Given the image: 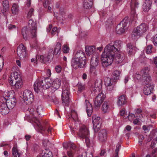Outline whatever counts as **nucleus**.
<instances>
[{"mask_svg":"<svg viewBox=\"0 0 157 157\" xmlns=\"http://www.w3.org/2000/svg\"><path fill=\"white\" fill-rule=\"evenodd\" d=\"M97 67H93L90 66V73L94 75H96L97 74L96 69Z\"/></svg>","mask_w":157,"mask_h":157,"instance_id":"49530a36","label":"nucleus"},{"mask_svg":"<svg viewBox=\"0 0 157 157\" xmlns=\"http://www.w3.org/2000/svg\"><path fill=\"white\" fill-rule=\"evenodd\" d=\"M61 80L58 78L55 79L52 82V86H51V91L53 93L58 89L61 85Z\"/></svg>","mask_w":157,"mask_h":157,"instance_id":"4be33fe9","label":"nucleus"},{"mask_svg":"<svg viewBox=\"0 0 157 157\" xmlns=\"http://www.w3.org/2000/svg\"><path fill=\"white\" fill-rule=\"evenodd\" d=\"M141 77L140 75L136 73L134 75V78L138 80H139L141 78Z\"/></svg>","mask_w":157,"mask_h":157,"instance_id":"680f3d73","label":"nucleus"},{"mask_svg":"<svg viewBox=\"0 0 157 157\" xmlns=\"http://www.w3.org/2000/svg\"><path fill=\"white\" fill-rule=\"evenodd\" d=\"M51 101L56 104H58L59 102V99L55 97H53L52 98Z\"/></svg>","mask_w":157,"mask_h":157,"instance_id":"6e6d98bb","label":"nucleus"},{"mask_svg":"<svg viewBox=\"0 0 157 157\" xmlns=\"http://www.w3.org/2000/svg\"><path fill=\"white\" fill-rule=\"evenodd\" d=\"M99 57L98 54H94L91 59L90 66L93 67H97L99 60Z\"/></svg>","mask_w":157,"mask_h":157,"instance_id":"cd10ccee","label":"nucleus"},{"mask_svg":"<svg viewBox=\"0 0 157 157\" xmlns=\"http://www.w3.org/2000/svg\"><path fill=\"white\" fill-rule=\"evenodd\" d=\"M20 75L17 72H13L12 73L10 77L9 78V83H12L13 82L21 79Z\"/></svg>","mask_w":157,"mask_h":157,"instance_id":"a878e982","label":"nucleus"},{"mask_svg":"<svg viewBox=\"0 0 157 157\" xmlns=\"http://www.w3.org/2000/svg\"><path fill=\"white\" fill-rule=\"evenodd\" d=\"M105 96L104 94L101 92L98 95L94 100V104L96 107H99L100 106L103 102Z\"/></svg>","mask_w":157,"mask_h":157,"instance_id":"dca6fc26","label":"nucleus"},{"mask_svg":"<svg viewBox=\"0 0 157 157\" xmlns=\"http://www.w3.org/2000/svg\"><path fill=\"white\" fill-rule=\"evenodd\" d=\"M114 59V53L105 48L101 55V60L102 66L106 67L110 65Z\"/></svg>","mask_w":157,"mask_h":157,"instance_id":"7ed1b4c3","label":"nucleus"},{"mask_svg":"<svg viewBox=\"0 0 157 157\" xmlns=\"http://www.w3.org/2000/svg\"><path fill=\"white\" fill-rule=\"evenodd\" d=\"M34 10L33 8H31L29 11L27 15V18H30L31 16L33 14Z\"/></svg>","mask_w":157,"mask_h":157,"instance_id":"603ef678","label":"nucleus"},{"mask_svg":"<svg viewBox=\"0 0 157 157\" xmlns=\"http://www.w3.org/2000/svg\"><path fill=\"white\" fill-rule=\"evenodd\" d=\"M85 50L86 54L89 56H94V54H97L95 52V48L93 46H86Z\"/></svg>","mask_w":157,"mask_h":157,"instance_id":"393cba45","label":"nucleus"},{"mask_svg":"<svg viewBox=\"0 0 157 157\" xmlns=\"http://www.w3.org/2000/svg\"><path fill=\"white\" fill-rule=\"evenodd\" d=\"M114 53V59L117 63H121L124 59V55L121 51L116 52Z\"/></svg>","mask_w":157,"mask_h":157,"instance_id":"a211bd4d","label":"nucleus"},{"mask_svg":"<svg viewBox=\"0 0 157 157\" xmlns=\"http://www.w3.org/2000/svg\"><path fill=\"white\" fill-rule=\"evenodd\" d=\"M48 59V57L46 56L41 55L40 57L37 56L36 59L32 58L31 59V61L32 63L37 64L38 63L40 62L41 63H45Z\"/></svg>","mask_w":157,"mask_h":157,"instance_id":"aec40b11","label":"nucleus"},{"mask_svg":"<svg viewBox=\"0 0 157 157\" xmlns=\"http://www.w3.org/2000/svg\"><path fill=\"white\" fill-rule=\"evenodd\" d=\"M17 52L18 56L21 60L24 59L26 56V48L22 44L17 47Z\"/></svg>","mask_w":157,"mask_h":157,"instance_id":"9d476101","label":"nucleus"},{"mask_svg":"<svg viewBox=\"0 0 157 157\" xmlns=\"http://www.w3.org/2000/svg\"><path fill=\"white\" fill-rule=\"evenodd\" d=\"M149 69L148 67H145L141 71L143 79L146 81V85L143 89L144 94L147 95L151 94L153 90L154 85L150 83L151 81V77L149 74Z\"/></svg>","mask_w":157,"mask_h":157,"instance_id":"f03ea898","label":"nucleus"},{"mask_svg":"<svg viewBox=\"0 0 157 157\" xmlns=\"http://www.w3.org/2000/svg\"><path fill=\"white\" fill-rule=\"evenodd\" d=\"M139 4L138 0H131V17L132 18L133 20H136L137 18V14L136 13V9L138 7Z\"/></svg>","mask_w":157,"mask_h":157,"instance_id":"0eeeda50","label":"nucleus"},{"mask_svg":"<svg viewBox=\"0 0 157 157\" xmlns=\"http://www.w3.org/2000/svg\"><path fill=\"white\" fill-rule=\"evenodd\" d=\"M63 147L64 148L66 149L68 147H70L71 149L72 150H75L76 147L75 144L71 142H68L63 143Z\"/></svg>","mask_w":157,"mask_h":157,"instance_id":"c9c22d12","label":"nucleus"},{"mask_svg":"<svg viewBox=\"0 0 157 157\" xmlns=\"http://www.w3.org/2000/svg\"><path fill=\"white\" fill-rule=\"evenodd\" d=\"M142 128L145 133L148 132L150 130L149 127L144 125L143 126Z\"/></svg>","mask_w":157,"mask_h":157,"instance_id":"4d7b16f0","label":"nucleus"},{"mask_svg":"<svg viewBox=\"0 0 157 157\" xmlns=\"http://www.w3.org/2000/svg\"><path fill=\"white\" fill-rule=\"evenodd\" d=\"M29 29L33 33L34 35H33L34 37H36V31L37 29L36 25V22L33 20L30 19L29 20L28 25L27 26Z\"/></svg>","mask_w":157,"mask_h":157,"instance_id":"f3484780","label":"nucleus"},{"mask_svg":"<svg viewBox=\"0 0 157 157\" xmlns=\"http://www.w3.org/2000/svg\"><path fill=\"white\" fill-rule=\"evenodd\" d=\"M51 3V0H47L45 1V2L44 3V6L45 8H46Z\"/></svg>","mask_w":157,"mask_h":157,"instance_id":"5fc2aeb1","label":"nucleus"},{"mask_svg":"<svg viewBox=\"0 0 157 157\" xmlns=\"http://www.w3.org/2000/svg\"><path fill=\"white\" fill-rule=\"evenodd\" d=\"M43 81L38 80H36L34 85V90L36 92H38V91L42 90L44 88Z\"/></svg>","mask_w":157,"mask_h":157,"instance_id":"412c9836","label":"nucleus"},{"mask_svg":"<svg viewBox=\"0 0 157 157\" xmlns=\"http://www.w3.org/2000/svg\"><path fill=\"white\" fill-rule=\"evenodd\" d=\"M127 51L129 55H131L134 52L136 48L131 43L128 44L127 45Z\"/></svg>","mask_w":157,"mask_h":157,"instance_id":"58836bf2","label":"nucleus"},{"mask_svg":"<svg viewBox=\"0 0 157 157\" xmlns=\"http://www.w3.org/2000/svg\"><path fill=\"white\" fill-rule=\"evenodd\" d=\"M121 42L118 40L114 41L113 44L112 43L108 44L105 47L106 50L107 49L113 53H115L116 52L121 51Z\"/></svg>","mask_w":157,"mask_h":157,"instance_id":"423d86ee","label":"nucleus"},{"mask_svg":"<svg viewBox=\"0 0 157 157\" xmlns=\"http://www.w3.org/2000/svg\"><path fill=\"white\" fill-rule=\"evenodd\" d=\"M107 89L109 91H111L114 88V83L112 84L109 85V86H107Z\"/></svg>","mask_w":157,"mask_h":157,"instance_id":"338daca9","label":"nucleus"},{"mask_svg":"<svg viewBox=\"0 0 157 157\" xmlns=\"http://www.w3.org/2000/svg\"><path fill=\"white\" fill-rule=\"evenodd\" d=\"M114 82L111 81V79L109 78H106L105 79V84L106 86H109Z\"/></svg>","mask_w":157,"mask_h":157,"instance_id":"de8ad7c7","label":"nucleus"},{"mask_svg":"<svg viewBox=\"0 0 157 157\" xmlns=\"http://www.w3.org/2000/svg\"><path fill=\"white\" fill-rule=\"evenodd\" d=\"M102 87L101 81V80L95 81L94 85L92 88V92L93 94L98 93L100 91Z\"/></svg>","mask_w":157,"mask_h":157,"instance_id":"6ab92c4d","label":"nucleus"},{"mask_svg":"<svg viewBox=\"0 0 157 157\" xmlns=\"http://www.w3.org/2000/svg\"><path fill=\"white\" fill-rule=\"evenodd\" d=\"M28 110L29 112L30 113V114H32L33 116H35L36 114V112H35V109H34L33 108H28Z\"/></svg>","mask_w":157,"mask_h":157,"instance_id":"bf43d9fd","label":"nucleus"},{"mask_svg":"<svg viewBox=\"0 0 157 157\" xmlns=\"http://www.w3.org/2000/svg\"><path fill=\"white\" fill-rule=\"evenodd\" d=\"M152 45H148L147 47L146 52L147 54H150L151 52V49H152Z\"/></svg>","mask_w":157,"mask_h":157,"instance_id":"3c124183","label":"nucleus"},{"mask_svg":"<svg viewBox=\"0 0 157 157\" xmlns=\"http://www.w3.org/2000/svg\"><path fill=\"white\" fill-rule=\"evenodd\" d=\"M107 136V132L105 129H102L99 133V139L101 141H105L106 139Z\"/></svg>","mask_w":157,"mask_h":157,"instance_id":"7c9ffc66","label":"nucleus"},{"mask_svg":"<svg viewBox=\"0 0 157 157\" xmlns=\"http://www.w3.org/2000/svg\"><path fill=\"white\" fill-rule=\"evenodd\" d=\"M138 138L139 144L140 145H141L142 144L143 140L144 139V136L142 135H140L139 136Z\"/></svg>","mask_w":157,"mask_h":157,"instance_id":"864d4df0","label":"nucleus"},{"mask_svg":"<svg viewBox=\"0 0 157 157\" xmlns=\"http://www.w3.org/2000/svg\"><path fill=\"white\" fill-rule=\"evenodd\" d=\"M85 105L86 106V111L88 116H90L91 115L92 112L93 108L91 104L87 100H85Z\"/></svg>","mask_w":157,"mask_h":157,"instance_id":"2f4dec72","label":"nucleus"},{"mask_svg":"<svg viewBox=\"0 0 157 157\" xmlns=\"http://www.w3.org/2000/svg\"><path fill=\"white\" fill-rule=\"evenodd\" d=\"M78 134L80 138L85 139L87 146H88L90 143V140L89 138V131L88 128L84 125L81 126Z\"/></svg>","mask_w":157,"mask_h":157,"instance_id":"39448f33","label":"nucleus"},{"mask_svg":"<svg viewBox=\"0 0 157 157\" xmlns=\"http://www.w3.org/2000/svg\"><path fill=\"white\" fill-rule=\"evenodd\" d=\"M153 43L155 46H157V34L154 37L153 39Z\"/></svg>","mask_w":157,"mask_h":157,"instance_id":"13d9d810","label":"nucleus"},{"mask_svg":"<svg viewBox=\"0 0 157 157\" xmlns=\"http://www.w3.org/2000/svg\"><path fill=\"white\" fill-rule=\"evenodd\" d=\"M9 112V109L5 102H0V113L2 115H6Z\"/></svg>","mask_w":157,"mask_h":157,"instance_id":"5701e85b","label":"nucleus"},{"mask_svg":"<svg viewBox=\"0 0 157 157\" xmlns=\"http://www.w3.org/2000/svg\"><path fill=\"white\" fill-rule=\"evenodd\" d=\"M10 83L12 86H13L15 89H17L21 87L23 84V82L21 78L13 82L12 83Z\"/></svg>","mask_w":157,"mask_h":157,"instance_id":"473e14b6","label":"nucleus"},{"mask_svg":"<svg viewBox=\"0 0 157 157\" xmlns=\"http://www.w3.org/2000/svg\"><path fill=\"white\" fill-rule=\"evenodd\" d=\"M57 28L56 27H54L52 31L51 32V34L52 35H54L55 34L56 31H57Z\"/></svg>","mask_w":157,"mask_h":157,"instance_id":"774afa93","label":"nucleus"},{"mask_svg":"<svg viewBox=\"0 0 157 157\" xmlns=\"http://www.w3.org/2000/svg\"><path fill=\"white\" fill-rule=\"evenodd\" d=\"M100 117L96 115H94L92 117V121L93 128L95 132H98L100 129Z\"/></svg>","mask_w":157,"mask_h":157,"instance_id":"ddd939ff","label":"nucleus"},{"mask_svg":"<svg viewBox=\"0 0 157 157\" xmlns=\"http://www.w3.org/2000/svg\"><path fill=\"white\" fill-rule=\"evenodd\" d=\"M67 155L69 157H73L74 153L71 150L69 151H67Z\"/></svg>","mask_w":157,"mask_h":157,"instance_id":"e2e57ef3","label":"nucleus"},{"mask_svg":"<svg viewBox=\"0 0 157 157\" xmlns=\"http://www.w3.org/2000/svg\"><path fill=\"white\" fill-rule=\"evenodd\" d=\"M151 1L150 0H146L142 6L143 11L147 12L151 9Z\"/></svg>","mask_w":157,"mask_h":157,"instance_id":"bb28decb","label":"nucleus"},{"mask_svg":"<svg viewBox=\"0 0 157 157\" xmlns=\"http://www.w3.org/2000/svg\"><path fill=\"white\" fill-rule=\"evenodd\" d=\"M35 120L36 121H35L34 122L36 124L39 132L43 134V132H45L46 130H47V131L48 133L51 132L52 128L50 127L49 125H46V126H42L40 123L38 121L36 117L34 118V121Z\"/></svg>","mask_w":157,"mask_h":157,"instance_id":"f8f14e48","label":"nucleus"},{"mask_svg":"<svg viewBox=\"0 0 157 157\" xmlns=\"http://www.w3.org/2000/svg\"><path fill=\"white\" fill-rule=\"evenodd\" d=\"M13 157H19L20 155L18 152L17 148L14 147L12 149Z\"/></svg>","mask_w":157,"mask_h":157,"instance_id":"a18cd8bd","label":"nucleus"},{"mask_svg":"<svg viewBox=\"0 0 157 157\" xmlns=\"http://www.w3.org/2000/svg\"><path fill=\"white\" fill-rule=\"evenodd\" d=\"M127 98L124 95H122L119 97L117 101V104L119 106H121L127 102Z\"/></svg>","mask_w":157,"mask_h":157,"instance_id":"c756f323","label":"nucleus"},{"mask_svg":"<svg viewBox=\"0 0 157 157\" xmlns=\"http://www.w3.org/2000/svg\"><path fill=\"white\" fill-rule=\"evenodd\" d=\"M121 72L119 71L116 70L114 71L112 74L113 79L117 80L119 79Z\"/></svg>","mask_w":157,"mask_h":157,"instance_id":"a19ab883","label":"nucleus"},{"mask_svg":"<svg viewBox=\"0 0 157 157\" xmlns=\"http://www.w3.org/2000/svg\"><path fill=\"white\" fill-rule=\"evenodd\" d=\"M61 43L59 42H57L54 48L53 53V55H57L60 54L61 52Z\"/></svg>","mask_w":157,"mask_h":157,"instance_id":"72a5a7b5","label":"nucleus"},{"mask_svg":"<svg viewBox=\"0 0 157 157\" xmlns=\"http://www.w3.org/2000/svg\"><path fill=\"white\" fill-rule=\"evenodd\" d=\"M128 119L130 121H132L135 117L134 114L133 113H130L128 116Z\"/></svg>","mask_w":157,"mask_h":157,"instance_id":"69168bd1","label":"nucleus"},{"mask_svg":"<svg viewBox=\"0 0 157 157\" xmlns=\"http://www.w3.org/2000/svg\"><path fill=\"white\" fill-rule=\"evenodd\" d=\"M43 111V107L41 105H37L35 109V112H36V113L38 115L40 116L41 115V113Z\"/></svg>","mask_w":157,"mask_h":157,"instance_id":"79ce46f5","label":"nucleus"},{"mask_svg":"<svg viewBox=\"0 0 157 157\" xmlns=\"http://www.w3.org/2000/svg\"><path fill=\"white\" fill-rule=\"evenodd\" d=\"M6 104L8 107L9 109H12L15 106L16 104V100L15 98L14 97L9 98V100H7L6 101Z\"/></svg>","mask_w":157,"mask_h":157,"instance_id":"c85d7f7f","label":"nucleus"},{"mask_svg":"<svg viewBox=\"0 0 157 157\" xmlns=\"http://www.w3.org/2000/svg\"><path fill=\"white\" fill-rule=\"evenodd\" d=\"M2 9L1 11L4 15H5L6 13L8 12L9 9V2L8 0H3L2 2Z\"/></svg>","mask_w":157,"mask_h":157,"instance_id":"b1692460","label":"nucleus"},{"mask_svg":"<svg viewBox=\"0 0 157 157\" xmlns=\"http://www.w3.org/2000/svg\"><path fill=\"white\" fill-rule=\"evenodd\" d=\"M92 5V0H84L82 6L85 9H89L91 8Z\"/></svg>","mask_w":157,"mask_h":157,"instance_id":"f704fd0d","label":"nucleus"},{"mask_svg":"<svg viewBox=\"0 0 157 157\" xmlns=\"http://www.w3.org/2000/svg\"><path fill=\"white\" fill-rule=\"evenodd\" d=\"M71 117L74 120H76L77 118V115L75 112H72L71 113Z\"/></svg>","mask_w":157,"mask_h":157,"instance_id":"0e129e2a","label":"nucleus"},{"mask_svg":"<svg viewBox=\"0 0 157 157\" xmlns=\"http://www.w3.org/2000/svg\"><path fill=\"white\" fill-rule=\"evenodd\" d=\"M109 108V105L108 103L107 102L105 101L102 105V111L104 113H106L108 110Z\"/></svg>","mask_w":157,"mask_h":157,"instance_id":"37998d69","label":"nucleus"},{"mask_svg":"<svg viewBox=\"0 0 157 157\" xmlns=\"http://www.w3.org/2000/svg\"><path fill=\"white\" fill-rule=\"evenodd\" d=\"M21 33L24 39L25 40H28L30 36L32 38L35 37H33V35L34 34L32 32V30L29 29L27 26L22 28Z\"/></svg>","mask_w":157,"mask_h":157,"instance_id":"2eb2a0df","label":"nucleus"},{"mask_svg":"<svg viewBox=\"0 0 157 157\" xmlns=\"http://www.w3.org/2000/svg\"><path fill=\"white\" fill-rule=\"evenodd\" d=\"M63 51L65 53H67L69 51V48L68 45L67 44H64L62 47Z\"/></svg>","mask_w":157,"mask_h":157,"instance_id":"09e8293b","label":"nucleus"},{"mask_svg":"<svg viewBox=\"0 0 157 157\" xmlns=\"http://www.w3.org/2000/svg\"><path fill=\"white\" fill-rule=\"evenodd\" d=\"M55 69L56 72L58 73H59L61 71L62 67L61 66L58 65L56 67Z\"/></svg>","mask_w":157,"mask_h":157,"instance_id":"052dcab7","label":"nucleus"},{"mask_svg":"<svg viewBox=\"0 0 157 157\" xmlns=\"http://www.w3.org/2000/svg\"><path fill=\"white\" fill-rule=\"evenodd\" d=\"M43 157H52V152L49 149H45L42 152Z\"/></svg>","mask_w":157,"mask_h":157,"instance_id":"ea45409f","label":"nucleus"},{"mask_svg":"<svg viewBox=\"0 0 157 157\" xmlns=\"http://www.w3.org/2000/svg\"><path fill=\"white\" fill-rule=\"evenodd\" d=\"M148 29V27L147 24H141L133 31L132 34V38L134 40L136 39L143 35Z\"/></svg>","mask_w":157,"mask_h":157,"instance_id":"20e7f679","label":"nucleus"},{"mask_svg":"<svg viewBox=\"0 0 157 157\" xmlns=\"http://www.w3.org/2000/svg\"><path fill=\"white\" fill-rule=\"evenodd\" d=\"M21 33L24 39L25 40H28L30 36L32 38L35 37H33V35L34 34L32 32V30L29 29L27 26L22 28Z\"/></svg>","mask_w":157,"mask_h":157,"instance_id":"4468645a","label":"nucleus"},{"mask_svg":"<svg viewBox=\"0 0 157 157\" xmlns=\"http://www.w3.org/2000/svg\"><path fill=\"white\" fill-rule=\"evenodd\" d=\"M127 19V17L125 18L120 23L117 25L116 28V31L117 34H121L124 32L128 24Z\"/></svg>","mask_w":157,"mask_h":157,"instance_id":"6e6552de","label":"nucleus"},{"mask_svg":"<svg viewBox=\"0 0 157 157\" xmlns=\"http://www.w3.org/2000/svg\"><path fill=\"white\" fill-rule=\"evenodd\" d=\"M10 92L9 91H5L3 94V99L5 100V101H6L7 100H9L10 95Z\"/></svg>","mask_w":157,"mask_h":157,"instance_id":"c03bdc74","label":"nucleus"},{"mask_svg":"<svg viewBox=\"0 0 157 157\" xmlns=\"http://www.w3.org/2000/svg\"><path fill=\"white\" fill-rule=\"evenodd\" d=\"M22 99L27 104H31L33 99L31 91L29 90H25L23 94Z\"/></svg>","mask_w":157,"mask_h":157,"instance_id":"1a4fd4ad","label":"nucleus"},{"mask_svg":"<svg viewBox=\"0 0 157 157\" xmlns=\"http://www.w3.org/2000/svg\"><path fill=\"white\" fill-rule=\"evenodd\" d=\"M44 82L45 83V84L44 83V89H47L49 88L51 89L52 81L49 78H47L44 80Z\"/></svg>","mask_w":157,"mask_h":157,"instance_id":"e433bc0d","label":"nucleus"},{"mask_svg":"<svg viewBox=\"0 0 157 157\" xmlns=\"http://www.w3.org/2000/svg\"><path fill=\"white\" fill-rule=\"evenodd\" d=\"M69 89L68 87H63L62 89V98L63 102L65 105H68L69 102Z\"/></svg>","mask_w":157,"mask_h":157,"instance_id":"9b49d317","label":"nucleus"},{"mask_svg":"<svg viewBox=\"0 0 157 157\" xmlns=\"http://www.w3.org/2000/svg\"><path fill=\"white\" fill-rule=\"evenodd\" d=\"M86 63L85 54L81 50L77 52L73 58L71 62V66L74 68H83Z\"/></svg>","mask_w":157,"mask_h":157,"instance_id":"f257e3e1","label":"nucleus"},{"mask_svg":"<svg viewBox=\"0 0 157 157\" xmlns=\"http://www.w3.org/2000/svg\"><path fill=\"white\" fill-rule=\"evenodd\" d=\"M11 11L13 14L14 15L17 14L19 11V6L18 4L16 3H13L11 7Z\"/></svg>","mask_w":157,"mask_h":157,"instance_id":"4c0bfd02","label":"nucleus"},{"mask_svg":"<svg viewBox=\"0 0 157 157\" xmlns=\"http://www.w3.org/2000/svg\"><path fill=\"white\" fill-rule=\"evenodd\" d=\"M78 91L81 92L85 88V86L81 83H78Z\"/></svg>","mask_w":157,"mask_h":157,"instance_id":"8fccbe9b","label":"nucleus"}]
</instances>
